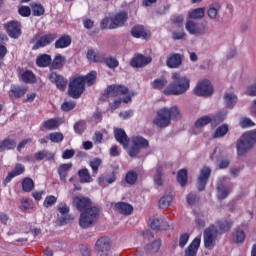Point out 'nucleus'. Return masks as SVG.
<instances>
[{
    "instance_id": "obj_24",
    "label": "nucleus",
    "mask_w": 256,
    "mask_h": 256,
    "mask_svg": "<svg viewBox=\"0 0 256 256\" xmlns=\"http://www.w3.org/2000/svg\"><path fill=\"white\" fill-rule=\"evenodd\" d=\"M224 105L227 109H233L237 105V95L233 92H226L223 97Z\"/></svg>"
},
{
    "instance_id": "obj_37",
    "label": "nucleus",
    "mask_w": 256,
    "mask_h": 256,
    "mask_svg": "<svg viewBox=\"0 0 256 256\" xmlns=\"http://www.w3.org/2000/svg\"><path fill=\"white\" fill-rule=\"evenodd\" d=\"M71 45V37L70 36H62L55 42L56 49H65Z\"/></svg>"
},
{
    "instance_id": "obj_38",
    "label": "nucleus",
    "mask_w": 256,
    "mask_h": 256,
    "mask_svg": "<svg viewBox=\"0 0 256 256\" xmlns=\"http://www.w3.org/2000/svg\"><path fill=\"white\" fill-rule=\"evenodd\" d=\"M132 37H135L136 39H147V32H145V28L143 26H134L132 28Z\"/></svg>"
},
{
    "instance_id": "obj_18",
    "label": "nucleus",
    "mask_w": 256,
    "mask_h": 256,
    "mask_svg": "<svg viewBox=\"0 0 256 256\" xmlns=\"http://www.w3.org/2000/svg\"><path fill=\"white\" fill-rule=\"evenodd\" d=\"M114 137L118 143L122 145L124 149H129V136H127V132H125L121 128L114 129Z\"/></svg>"
},
{
    "instance_id": "obj_3",
    "label": "nucleus",
    "mask_w": 256,
    "mask_h": 256,
    "mask_svg": "<svg viewBox=\"0 0 256 256\" xmlns=\"http://www.w3.org/2000/svg\"><path fill=\"white\" fill-rule=\"evenodd\" d=\"M256 144V131H248L244 133L236 142V151L238 157L247 155L249 151L255 147Z\"/></svg>"
},
{
    "instance_id": "obj_53",
    "label": "nucleus",
    "mask_w": 256,
    "mask_h": 256,
    "mask_svg": "<svg viewBox=\"0 0 256 256\" xmlns=\"http://www.w3.org/2000/svg\"><path fill=\"white\" fill-rule=\"evenodd\" d=\"M84 77V85L87 83L89 87L95 83V80L97 79V72L92 71L88 75L83 76Z\"/></svg>"
},
{
    "instance_id": "obj_12",
    "label": "nucleus",
    "mask_w": 256,
    "mask_h": 256,
    "mask_svg": "<svg viewBox=\"0 0 256 256\" xmlns=\"http://www.w3.org/2000/svg\"><path fill=\"white\" fill-rule=\"evenodd\" d=\"M185 29L189 35H193L194 37H201V35L207 33V28L205 26L200 27L199 23L193 20H188L186 22Z\"/></svg>"
},
{
    "instance_id": "obj_35",
    "label": "nucleus",
    "mask_w": 256,
    "mask_h": 256,
    "mask_svg": "<svg viewBox=\"0 0 256 256\" xmlns=\"http://www.w3.org/2000/svg\"><path fill=\"white\" fill-rule=\"evenodd\" d=\"M35 159L36 161H43V159H46V161H53V159H55V154L47 150H42L35 154Z\"/></svg>"
},
{
    "instance_id": "obj_14",
    "label": "nucleus",
    "mask_w": 256,
    "mask_h": 256,
    "mask_svg": "<svg viewBox=\"0 0 256 256\" xmlns=\"http://www.w3.org/2000/svg\"><path fill=\"white\" fill-rule=\"evenodd\" d=\"M11 39H19L21 37V24L18 21H10L4 25Z\"/></svg>"
},
{
    "instance_id": "obj_57",
    "label": "nucleus",
    "mask_w": 256,
    "mask_h": 256,
    "mask_svg": "<svg viewBox=\"0 0 256 256\" xmlns=\"http://www.w3.org/2000/svg\"><path fill=\"white\" fill-rule=\"evenodd\" d=\"M55 203H57V197L50 195L45 198L43 205L46 207V209H49V207H53Z\"/></svg>"
},
{
    "instance_id": "obj_19",
    "label": "nucleus",
    "mask_w": 256,
    "mask_h": 256,
    "mask_svg": "<svg viewBox=\"0 0 256 256\" xmlns=\"http://www.w3.org/2000/svg\"><path fill=\"white\" fill-rule=\"evenodd\" d=\"M73 203L80 212H85L91 209V199L84 196H77L74 198Z\"/></svg>"
},
{
    "instance_id": "obj_34",
    "label": "nucleus",
    "mask_w": 256,
    "mask_h": 256,
    "mask_svg": "<svg viewBox=\"0 0 256 256\" xmlns=\"http://www.w3.org/2000/svg\"><path fill=\"white\" fill-rule=\"evenodd\" d=\"M151 87L153 89H156L157 91H161L167 87V78L165 77H160L156 78L151 82Z\"/></svg>"
},
{
    "instance_id": "obj_39",
    "label": "nucleus",
    "mask_w": 256,
    "mask_h": 256,
    "mask_svg": "<svg viewBox=\"0 0 256 256\" xmlns=\"http://www.w3.org/2000/svg\"><path fill=\"white\" fill-rule=\"evenodd\" d=\"M188 17L189 19L196 20L203 19V17H205V7L193 9L192 11L188 12Z\"/></svg>"
},
{
    "instance_id": "obj_60",
    "label": "nucleus",
    "mask_w": 256,
    "mask_h": 256,
    "mask_svg": "<svg viewBox=\"0 0 256 256\" xmlns=\"http://www.w3.org/2000/svg\"><path fill=\"white\" fill-rule=\"evenodd\" d=\"M85 129H87V125H86L85 121H79L74 125V131H75V133H78L79 135H81V133H83V131H85Z\"/></svg>"
},
{
    "instance_id": "obj_58",
    "label": "nucleus",
    "mask_w": 256,
    "mask_h": 256,
    "mask_svg": "<svg viewBox=\"0 0 256 256\" xmlns=\"http://www.w3.org/2000/svg\"><path fill=\"white\" fill-rule=\"evenodd\" d=\"M239 125L242 129H247V127H255V122H253V120L250 118H242Z\"/></svg>"
},
{
    "instance_id": "obj_43",
    "label": "nucleus",
    "mask_w": 256,
    "mask_h": 256,
    "mask_svg": "<svg viewBox=\"0 0 256 256\" xmlns=\"http://www.w3.org/2000/svg\"><path fill=\"white\" fill-rule=\"evenodd\" d=\"M219 231H221V233H227V231H229V229H231V227H233V221L231 220H219L217 222Z\"/></svg>"
},
{
    "instance_id": "obj_17",
    "label": "nucleus",
    "mask_w": 256,
    "mask_h": 256,
    "mask_svg": "<svg viewBox=\"0 0 256 256\" xmlns=\"http://www.w3.org/2000/svg\"><path fill=\"white\" fill-rule=\"evenodd\" d=\"M183 63V55L172 53L166 59V65L169 69H179Z\"/></svg>"
},
{
    "instance_id": "obj_64",
    "label": "nucleus",
    "mask_w": 256,
    "mask_h": 256,
    "mask_svg": "<svg viewBox=\"0 0 256 256\" xmlns=\"http://www.w3.org/2000/svg\"><path fill=\"white\" fill-rule=\"evenodd\" d=\"M61 109L62 111H73V109H75V102H64L61 105Z\"/></svg>"
},
{
    "instance_id": "obj_41",
    "label": "nucleus",
    "mask_w": 256,
    "mask_h": 256,
    "mask_svg": "<svg viewBox=\"0 0 256 256\" xmlns=\"http://www.w3.org/2000/svg\"><path fill=\"white\" fill-rule=\"evenodd\" d=\"M211 121H213L211 116H202L196 120L195 127L196 129H202V127H207Z\"/></svg>"
},
{
    "instance_id": "obj_21",
    "label": "nucleus",
    "mask_w": 256,
    "mask_h": 256,
    "mask_svg": "<svg viewBox=\"0 0 256 256\" xmlns=\"http://www.w3.org/2000/svg\"><path fill=\"white\" fill-rule=\"evenodd\" d=\"M152 59L151 57H145L141 54L136 55L132 60L130 61L131 67H135L136 69H139L141 67H145V65H149L151 63Z\"/></svg>"
},
{
    "instance_id": "obj_29",
    "label": "nucleus",
    "mask_w": 256,
    "mask_h": 256,
    "mask_svg": "<svg viewBox=\"0 0 256 256\" xmlns=\"http://www.w3.org/2000/svg\"><path fill=\"white\" fill-rule=\"evenodd\" d=\"M78 177L80 183H93V176H91V172H89V169L87 168L78 170Z\"/></svg>"
},
{
    "instance_id": "obj_48",
    "label": "nucleus",
    "mask_w": 256,
    "mask_h": 256,
    "mask_svg": "<svg viewBox=\"0 0 256 256\" xmlns=\"http://www.w3.org/2000/svg\"><path fill=\"white\" fill-rule=\"evenodd\" d=\"M177 181L181 187H185L187 185V170L181 169L177 174Z\"/></svg>"
},
{
    "instance_id": "obj_8",
    "label": "nucleus",
    "mask_w": 256,
    "mask_h": 256,
    "mask_svg": "<svg viewBox=\"0 0 256 256\" xmlns=\"http://www.w3.org/2000/svg\"><path fill=\"white\" fill-rule=\"evenodd\" d=\"M153 124L160 128L169 127L171 125V120L169 119V108H162L158 110L156 117L153 119Z\"/></svg>"
},
{
    "instance_id": "obj_52",
    "label": "nucleus",
    "mask_w": 256,
    "mask_h": 256,
    "mask_svg": "<svg viewBox=\"0 0 256 256\" xmlns=\"http://www.w3.org/2000/svg\"><path fill=\"white\" fill-rule=\"evenodd\" d=\"M225 117H227V113L220 112L212 117V125L216 126L219 125V123H223L225 121Z\"/></svg>"
},
{
    "instance_id": "obj_63",
    "label": "nucleus",
    "mask_w": 256,
    "mask_h": 256,
    "mask_svg": "<svg viewBox=\"0 0 256 256\" xmlns=\"http://www.w3.org/2000/svg\"><path fill=\"white\" fill-rule=\"evenodd\" d=\"M57 211H59L61 215H67V213H69L70 211V208L69 206L62 202L57 206Z\"/></svg>"
},
{
    "instance_id": "obj_28",
    "label": "nucleus",
    "mask_w": 256,
    "mask_h": 256,
    "mask_svg": "<svg viewBox=\"0 0 256 256\" xmlns=\"http://www.w3.org/2000/svg\"><path fill=\"white\" fill-rule=\"evenodd\" d=\"M23 173H25V166H23L22 164H17L15 168L8 174V176L4 180V183H10L13 177L23 175Z\"/></svg>"
},
{
    "instance_id": "obj_9",
    "label": "nucleus",
    "mask_w": 256,
    "mask_h": 256,
    "mask_svg": "<svg viewBox=\"0 0 256 256\" xmlns=\"http://www.w3.org/2000/svg\"><path fill=\"white\" fill-rule=\"evenodd\" d=\"M228 183V176H222L219 178L217 183V197L219 201H222V199H226V197H228L229 194L231 193V188L229 187Z\"/></svg>"
},
{
    "instance_id": "obj_32",
    "label": "nucleus",
    "mask_w": 256,
    "mask_h": 256,
    "mask_svg": "<svg viewBox=\"0 0 256 256\" xmlns=\"http://www.w3.org/2000/svg\"><path fill=\"white\" fill-rule=\"evenodd\" d=\"M173 194H165L159 200V207L160 209H169L171 207V203H173Z\"/></svg>"
},
{
    "instance_id": "obj_16",
    "label": "nucleus",
    "mask_w": 256,
    "mask_h": 256,
    "mask_svg": "<svg viewBox=\"0 0 256 256\" xmlns=\"http://www.w3.org/2000/svg\"><path fill=\"white\" fill-rule=\"evenodd\" d=\"M94 249L98 253H109V249H111V239L107 236L100 237L96 241Z\"/></svg>"
},
{
    "instance_id": "obj_11",
    "label": "nucleus",
    "mask_w": 256,
    "mask_h": 256,
    "mask_svg": "<svg viewBox=\"0 0 256 256\" xmlns=\"http://www.w3.org/2000/svg\"><path fill=\"white\" fill-rule=\"evenodd\" d=\"M36 43L33 45V51H37V49H41V47H47V45H51L55 39H57V34H46L43 36L36 35L34 37Z\"/></svg>"
},
{
    "instance_id": "obj_5",
    "label": "nucleus",
    "mask_w": 256,
    "mask_h": 256,
    "mask_svg": "<svg viewBox=\"0 0 256 256\" xmlns=\"http://www.w3.org/2000/svg\"><path fill=\"white\" fill-rule=\"evenodd\" d=\"M85 91V77L77 76L70 81L68 86V95L72 99H79Z\"/></svg>"
},
{
    "instance_id": "obj_62",
    "label": "nucleus",
    "mask_w": 256,
    "mask_h": 256,
    "mask_svg": "<svg viewBox=\"0 0 256 256\" xmlns=\"http://www.w3.org/2000/svg\"><path fill=\"white\" fill-rule=\"evenodd\" d=\"M150 227L154 231H159V228L161 227V218H154L150 220Z\"/></svg>"
},
{
    "instance_id": "obj_31",
    "label": "nucleus",
    "mask_w": 256,
    "mask_h": 256,
    "mask_svg": "<svg viewBox=\"0 0 256 256\" xmlns=\"http://www.w3.org/2000/svg\"><path fill=\"white\" fill-rule=\"evenodd\" d=\"M15 147H17V142H15L13 139L6 138L0 141V153H3V151L15 149Z\"/></svg>"
},
{
    "instance_id": "obj_46",
    "label": "nucleus",
    "mask_w": 256,
    "mask_h": 256,
    "mask_svg": "<svg viewBox=\"0 0 256 256\" xmlns=\"http://www.w3.org/2000/svg\"><path fill=\"white\" fill-rule=\"evenodd\" d=\"M101 163H103V160L100 158H94L89 162V167H91L93 175H97V173H99V167H101Z\"/></svg>"
},
{
    "instance_id": "obj_33",
    "label": "nucleus",
    "mask_w": 256,
    "mask_h": 256,
    "mask_svg": "<svg viewBox=\"0 0 256 256\" xmlns=\"http://www.w3.org/2000/svg\"><path fill=\"white\" fill-rule=\"evenodd\" d=\"M44 129H48V131H55L59 125H61V119L51 118L43 122Z\"/></svg>"
},
{
    "instance_id": "obj_40",
    "label": "nucleus",
    "mask_w": 256,
    "mask_h": 256,
    "mask_svg": "<svg viewBox=\"0 0 256 256\" xmlns=\"http://www.w3.org/2000/svg\"><path fill=\"white\" fill-rule=\"evenodd\" d=\"M154 184L157 185V187H161L163 185V166L158 165L156 167V173L154 175Z\"/></svg>"
},
{
    "instance_id": "obj_36",
    "label": "nucleus",
    "mask_w": 256,
    "mask_h": 256,
    "mask_svg": "<svg viewBox=\"0 0 256 256\" xmlns=\"http://www.w3.org/2000/svg\"><path fill=\"white\" fill-rule=\"evenodd\" d=\"M36 65L38 67H49L51 65V56L49 54H42L37 57Z\"/></svg>"
},
{
    "instance_id": "obj_2",
    "label": "nucleus",
    "mask_w": 256,
    "mask_h": 256,
    "mask_svg": "<svg viewBox=\"0 0 256 256\" xmlns=\"http://www.w3.org/2000/svg\"><path fill=\"white\" fill-rule=\"evenodd\" d=\"M127 93H129V89L125 86L110 85L107 87L106 95L108 99H111V97H119L118 99H114V102L110 104V109L112 111H115V109L121 105V102L129 103V101H131V96L121 98L122 95H127Z\"/></svg>"
},
{
    "instance_id": "obj_22",
    "label": "nucleus",
    "mask_w": 256,
    "mask_h": 256,
    "mask_svg": "<svg viewBox=\"0 0 256 256\" xmlns=\"http://www.w3.org/2000/svg\"><path fill=\"white\" fill-rule=\"evenodd\" d=\"M200 246H201V236H198L185 249L184 256H197V252L199 251Z\"/></svg>"
},
{
    "instance_id": "obj_23",
    "label": "nucleus",
    "mask_w": 256,
    "mask_h": 256,
    "mask_svg": "<svg viewBox=\"0 0 256 256\" xmlns=\"http://www.w3.org/2000/svg\"><path fill=\"white\" fill-rule=\"evenodd\" d=\"M49 81H51V83H55L57 89H60V91H64L65 87H67L65 78L55 72L50 73Z\"/></svg>"
},
{
    "instance_id": "obj_10",
    "label": "nucleus",
    "mask_w": 256,
    "mask_h": 256,
    "mask_svg": "<svg viewBox=\"0 0 256 256\" xmlns=\"http://www.w3.org/2000/svg\"><path fill=\"white\" fill-rule=\"evenodd\" d=\"M195 95L198 97H209L213 95V85L208 80H203L197 84L194 89Z\"/></svg>"
},
{
    "instance_id": "obj_26",
    "label": "nucleus",
    "mask_w": 256,
    "mask_h": 256,
    "mask_svg": "<svg viewBox=\"0 0 256 256\" xmlns=\"http://www.w3.org/2000/svg\"><path fill=\"white\" fill-rule=\"evenodd\" d=\"M115 210L121 215H131L133 213V205L126 202H118L115 204Z\"/></svg>"
},
{
    "instance_id": "obj_56",
    "label": "nucleus",
    "mask_w": 256,
    "mask_h": 256,
    "mask_svg": "<svg viewBox=\"0 0 256 256\" xmlns=\"http://www.w3.org/2000/svg\"><path fill=\"white\" fill-rule=\"evenodd\" d=\"M136 182H137V172L129 171L126 174V183H128V185H135Z\"/></svg>"
},
{
    "instance_id": "obj_54",
    "label": "nucleus",
    "mask_w": 256,
    "mask_h": 256,
    "mask_svg": "<svg viewBox=\"0 0 256 256\" xmlns=\"http://www.w3.org/2000/svg\"><path fill=\"white\" fill-rule=\"evenodd\" d=\"M104 63L109 67V69H117L119 67V60L115 57H108L104 60Z\"/></svg>"
},
{
    "instance_id": "obj_1",
    "label": "nucleus",
    "mask_w": 256,
    "mask_h": 256,
    "mask_svg": "<svg viewBox=\"0 0 256 256\" xmlns=\"http://www.w3.org/2000/svg\"><path fill=\"white\" fill-rule=\"evenodd\" d=\"M171 79L172 82L163 91L164 95H185V92L189 91L191 80L187 76L174 72L172 73Z\"/></svg>"
},
{
    "instance_id": "obj_25",
    "label": "nucleus",
    "mask_w": 256,
    "mask_h": 256,
    "mask_svg": "<svg viewBox=\"0 0 256 256\" xmlns=\"http://www.w3.org/2000/svg\"><path fill=\"white\" fill-rule=\"evenodd\" d=\"M72 167L73 163L61 164L58 167L57 171L60 177V181H63V183H67V175H69V171H71Z\"/></svg>"
},
{
    "instance_id": "obj_6",
    "label": "nucleus",
    "mask_w": 256,
    "mask_h": 256,
    "mask_svg": "<svg viewBox=\"0 0 256 256\" xmlns=\"http://www.w3.org/2000/svg\"><path fill=\"white\" fill-rule=\"evenodd\" d=\"M99 217V208L91 207L80 214L79 225L82 229H87L94 225Z\"/></svg>"
},
{
    "instance_id": "obj_4",
    "label": "nucleus",
    "mask_w": 256,
    "mask_h": 256,
    "mask_svg": "<svg viewBox=\"0 0 256 256\" xmlns=\"http://www.w3.org/2000/svg\"><path fill=\"white\" fill-rule=\"evenodd\" d=\"M149 148V140L142 136H132L131 146H128L127 153L129 157H137L141 153V149Z\"/></svg>"
},
{
    "instance_id": "obj_45",
    "label": "nucleus",
    "mask_w": 256,
    "mask_h": 256,
    "mask_svg": "<svg viewBox=\"0 0 256 256\" xmlns=\"http://www.w3.org/2000/svg\"><path fill=\"white\" fill-rule=\"evenodd\" d=\"M168 116L171 121L173 119L174 121H179L181 119V111H179V108L177 106H173L170 109L168 108Z\"/></svg>"
},
{
    "instance_id": "obj_15",
    "label": "nucleus",
    "mask_w": 256,
    "mask_h": 256,
    "mask_svg": "<svg viewBox=\"0 0 256 256\" xmlns=\"http://www.w3.org/2000/svg\"><path fill=\"white\" fill-rule=\"evenodd\" d=\"M209 177H211V168L205 166L200 170V175L197 180V188L199 191H205Z\"/></svg>"
},
{
    "instance_id": "obj_20",
    "label": "nucleus",
    "mask_w": 256,
    "mask_h": 256,
    "mask_svg": "<svg viewBox=\"0 0 256 256\" xmlns=\"http://www.w3.org/2000/svg\"><path fill=\"white\" fill-rule=\"evenodd\" d=\"M27 93V86L12 85L9 91L10 99H21Z\"/></svg>"
},
{
    "instance_id": "obj_27",
    "label": "nucleus",
    "mask_w": 256,
    "mask_h": 256,
    "mask_svg": "<svg viewBox=\"0 0 256 256\" xmlns=\"http://www.w3.org/2000/svg\"><path fill=\"white\" fill-rule=\"evenodd\" d=\"M219 11H221V4L217 2L211 4L207 11L209 19H212V21H216V19H219Z\"/></svg>"
},
{
    "instance_id": "obj_47",
    "label": "nucleus",
    "mask_w": 256,
    "mask_h": 256,
    "mask_svg": "<svg viewBox=\"0 0 256 256\" xmlns=\"http://www.w3.org/2000/svg\"><path fill=\"white\" fill-rule=\"evenodd\" d=\"M65 65V56L57 55L52 62V69H61Z\"/></svg>"
},
{
    "instance_id": "obj_44",
    "label": "nucleus",
    "mask_w": 256,
    "mask_h": 256,
    "mask_svg": "<svg viewBox=\"0 0 256 256\" xmlns=\"http://www.w3.org/2000/svg\"><path fill=\"white\" fill-rule=\"evenodd\" d=\"M21 79L23 83H35L37 81L35 74L32 71L26 70L22 73Z\"/></svg>"
},
{
    "instance_id": "obj_61",
    "label": "nucleus",
    "mask_w": 256,
    "mask_h": 256,
    "mask_svg": "<svg viewBox=\"0 0 256 256\" xmlns=\"http://www.w3.org/2000/svg\"><path fill=\"white\" fill-rule=\"evenodd\" d=\"M18 13L21 17H29V15H31V8H29V6H21L18 9Z\"/></svg>"
},
{
    "instance_id": "obj_59",
    "label": "nucleus",
    "mask_w": 256,
    "mask_h": 256,
    "mask_svg": "<svg viewBox=\"0 0 256 256\" xmlns=\"http://www.w3.org/2000/svg\"><path fill=\"white\" fill-rule=\"evenodd\" d=\"M148 251L151 253H157L161 249V240H155L152 244L147 246Z\"/></svg>"
},
{
    "instance_id": "obj_13",
    "label": "nucleus",
    "mask_w": 256,
    "mask_h": 256,
    "mask_svg": "<svg viewBox=\"0 0 256 256\" xmlns=\"http://www.w3.org/2000/svg\"><path fill=\"white\" fill-rule=\"evenodd\" d=\"M129 19V14L125 11L117 13L114 17L111 18V22L109 24V29H119V27H123L125 23Z\"/></svg>"
},
{
    "instance_id": "obj_51",
    "label": "nucleus",
    "mask_w": 256,
    "mask_h": 256,
    "mask_svg": "<svg viewBox=\"0 0 256 256\" xmlns=\"http://www.w3.org/2000/svg\"><path fill=\"white\" fill-rule=\"evenodd\" d=\"M32 13L34 17H41V15H45V7L41 4H32Z\"/></svg>"
},
{
    "instance_id": "obj_7",
    "label": "nucleus",
    "mask_w": 256,
    "mask_h": 256,
    "mask_svg": "<svg viewBox=\"0 0 256 256\" xmlns=\"http://www.w3.org/2000/svg\"><path fill=\"white\" fill-rule=\"evenodd\" d=\"M219 235V231L215 225H211L204 231V247L206 249H215V245H217V237Z\"/></svg>"
},
{
    "instance_id": "obj_42",
    "label": "nucleus",
    "mask_w": 256,
    "mask_h": 256,
    "mask_svg": "<svg viewBox=\"0 0 256 256\" xmlns=\"http://www.w3.org/2000/svg\"><path fill=\"white\" fill-rule=\"evenodd\" d=\"M229 133V126L227 124H222L219 126L213 134L214 139H219L225 137Z\"/></svg>"
},
{
    "instance_id": "obj_50",
    "label": "nucleus",
    "mask_w": 256,
    "mask_h": 256,
    "mask_svg": "<svg viewBox=\"0 0 256 256\" xmlns=\"http://www.w3.org/2000/svg\"><path fill=\"white\" fill-rule=\"evenodd\" d=\"M233 243H243L245 241V231L237 229L232 238Z\"/></svg>"
},
{
    "instance_id": "obj_49",
    "label": "nucleus",
    "mask_w": 256,
    "mask_h": 256,
    "mask_svg": "<svg viewBox=\"0 0 256 256\" xmlns=\"http://www.w3.org/2000/svg\"><path fill=\"white\" fill-rule=\"evenodd\" d=\"M35 188V182H33V179L31 178H25L22 182V189L26 193H30L32 189Z\"/></svg>"
},
{
    "instance_id": "obj_55",
    "label": "nucleus",
    "mask_w": 256,
    "mask_h": 256,
    "mask_svg": "<svg viewBox=\"0 0 256 256\" xmlns=\"http://www.w3.org/2000/svg\"><path fill=\"white\" fill-rule=\"evenodd\" d=\"M49 139L52 143H61L64 137L61 132H53L49 134Z\"/></svg>"
},
{
    "instance_id": "obj_30",
    "label": "nucleus",
    "mask_w": 256,
    "mask_h": 256,
    "mask_svg": "<svg viewBox=\"0 0 256 256\" xmlns=\"http://www.w3.org/2000/svg\"><path fill=\"white\" fill-rule=\"evenodd\" d=\"M87 59L92 63H102V61H105L103 54L95 52L93 49L88 50Z\"/></svg>"
}]
</instances>
